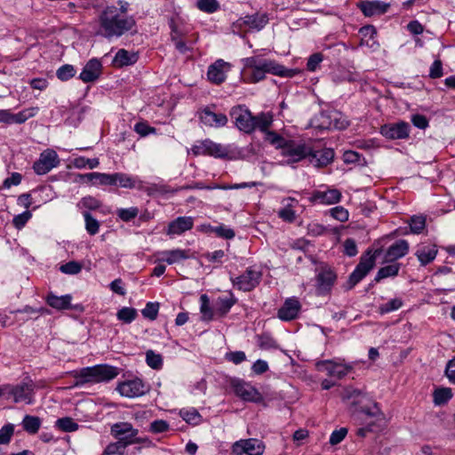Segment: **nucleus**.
Masks as SVG:
<instances>
[{
	"mask_svg": "<svg viewBox=\"0 0 455 455\" xmlns=\"http://www.w3.org/2000/svg\"><path fill=\"white\" fill-rule=\"evenodd\" d=\"M130 4L125 0H117L116 4L103 6L96 17V36L114 42L123 37L137 34V21L129 14Z\"/></svg>",
	"mask_w": 455,
	"mask_h": 455,
	"instance_id": "f257e3e1",
	"label": "nucleus"
},
{
	"mask_svg": "<svg viewBox=\"0 0 455 455\" xmlns=\"http://www.w3.org/2000/svg\"><path fill=\"white\" fill-rule=\"evenodd\" d=\"M342 399L349 403L355 419L366 421L365 427L357 429V435L365 436L367 433L373 431L377 421L383 419V413L379 404L360 390L347 387L343 391Z\"/></svg>",
	"mask_w": 455,
	"mask_h": 455,
	"instance_id": "f03ea898",
	"label": "nucleus"
},
{
	"mask_svg": "<svg viewBox=\"0 0 455 455\" xmlns=\"http://www.w3.org/2000/svg\"><path fill=\"white\" fill-rule=\"evenodd\" d=\"M229 116L235 126L245 134H252L256 131L265 132L272 126L274 116L271 112H259L254 116L245 105H237L230 108Z\"/></svg>",
	"mask_w": 455,
	"mask_h": 455,
	"instance_id": "7ed1b4c3",
	"label": "nucleus"
},
{
	"mask_svg": "<svg viewBox=\"0 0 455 455\" xmlns=\"http://www.w3.org/2000/svg\"><path fill=\"white\" fill-rule=\"evenodd\" d=\"M119 374L118 368L108 364H98L92 367L82 368L75 378L77 385L85 383L108 382Z\"/></svg>",
	"mask_w": 455,
	"mask_h": 455,
	"instance_id": "20e7f679",
	"label": "nucleus"
},
{
	"mask_svg": "<svg viewBox=\"0 0 455 455\" xmlns=\"http://www.w3.org/2000/svg\"><path fill=\"white\" fill-rule=\"evenodd\" d=\"M380 250L377 249L372 251L367 249L361 256L359 263L356 265L354 271L349 275L347 289H353L358 283H360L376 264V259L380 254Z\"/></svg>",
	"mask_w": 455,
	"mask_h": 455,
	"instance_id": "39448f33",
	"label": "nucleus"
},
{
	"mask_svg": "<svg viewBox=\"0 0 455 455\" xmlns=\"http://www.w3.org/2000/svg\"><path fill=\"white\" fill-rule=\"evenodd\" d=\"M244 67L251 70L257 68H270L269 74L279 76L282 77H292L296 74V70L289 69L278 64L272 60L259 58V56L248 57L243 60Z\"/></svg>",
	"mask_w": 455,
	"mask_h": 455,
	"instance_id": "423d86ee",
	"label": "nucleus"
},
{
	"mask_svg": "<svg viewBox=\"0 0 455 455\" xmlns=\"http://www.w3.org/2000/svg\"><path fill=\"white\" fill-rule=\"evenodd\" d=\"M315 275V291L318 296L329 294L336 282L337 275L333 269L323 265L316 269Z\"/></svg>",
	"mask_w": 455,
	"mask_h": 455,
	"instance_id": "0eeeda50",
	"label": "nucleus"
},
{
	"mask_svg": "<svg viewBox=\"0 0 455 455\" xmlns=\"http://www.w3.org/2000/svg\"><path fill=\"white\" fill-rule=\"evenodd\" d=\"M312 154V148L305 143L288 140L281 150V155L286 158L288 164L298 163Z\"/></svg>",
	"mask_w": 455,
	"mask_h": 455,
	"instance_id": "6e6552de",
	"label": "nucleus"
},
{
	"mask_svg": "<svg viewBox=\"0 0 455 455\" xmlns=\"http://www.w3.org/2000/svg\"><path fill=\"white\" fill-rule=\"evenodd\" d=\"M189 152L195 156H210L216 158H224L228 155V151L224 146L209 139L197 141L196 144L192 146Z\"/></svg>",
	"mask_w": 455,
	"mask_h": 455,
	"instance_id": "1a4fd4ad",
	"label": "nucleus"
},
{
	"mask_svg": "<svg viewBox=\"0 0 455 455\" xmlns=\"http://www.w3.org/2000/svg\"><path fill=\"white\" fill-rule=\"evenodd\" d=\"M230 385L235 395L244 402L259 403L263 401L262 395L249 382L240 379H233Z\"/></svg>",
	"mask_w": 455,
	"mask_h": 455,
	"instance_id": "9d476101",
	"label": "nucleus"
},
{
	"mask_svg": "<svg viewBox=\"0 0 455 455\" xmlns=\"http://www.w3.org/2000/svg\"><path fill=\"white\" fill-rule=\"evenodd\" d=\"M5 393L13 398L15 403H25L31 404L33 403V395L35 385L31 379L23 381L15 386H4Z\"/></svg>",
	"mask_w": 455,
	"mask_h": 455,
	"instance_id": "9b49d317",
	"label": "nucleus"
},
{
	"mask_svg": "<svg viewBox=\"0 0 455 455\" xmlns=\"http://www.w3.org/2000/svg\"><path fill=\"white\" fill-rule=\"evenodd\" d=\"M266 445L257 438L240 439L232 445L234 455H263Z\"/></svg>",
	"mask_w": 455,
	"mask_h": 455,
	"instance_id": "f8f14e48",
	"label": "nucleus"
},
{
	"mask_svg": "<svg viewBox=\"0 0 455 455\" xmlns=\"http://www.w3.org/2000/svg\"><path fill=\"white\" fill-rule=\"evenodd\" d=\"M110 435L128 447L134 444V438L139 435V429L133 427L128 421H119L111 426Z\"/></svg>",
	"mask_w": 455,
	"mask_h": 455,
	"instance_id": "ddd939ff",
	"label": "nucleus"
},
{
	"mask_svg": "<svg viewBox=\"0 0 455 455\" xmlns=\"http://www.w3.org/2000/svg\"><path fill=\"white\" fill-rule=\"evenodd\" d=\"M60 164L58 154L53 149L44 150L34 163L33 170L37 175H44L57 167Z\"/></svg>",
	"mask_w": 455,
	"mask_h": 455,
	"instance_id": "4468645a",
	"label": "nucleus"
},
{
	"mask_svg": "<svg viewBox=\"0 0 455 455\" xmlns=\"http://www.w3.org/2000/svg\"><path fill=\"white\" fill-rule=\"evenodd\" d=\"M261 276V272L248 267L242 275L232 279V283L240 291H251L259 285Z\"/></svg>",
	"mask_w": 455,
	"mask_h": 455,
	"instance_id": "2eb2a0df",
	"label": "nucleus"
},
{
	"mask_svg": "<svg viewBox=\"0 0 455 455\" xmlns=\"http://www.w3.org/2000/svg\"><path fill=\"white\" fill-rule=\"evenodd\" d=\"M116 390L122 396L134 398L145 395L148 391V387L142 379L135 378L119 383Z\"/></svg>",
	"mask_w": 455,
	"mask_h": 455,
	"instance_id": "dca6fc26",
	"label": "nucleus"
},
{
	"mask_svg": "<svg viewBox=\"0 0 455 455\" xmlns=\"http://www.w3.org/2000/svg\"><path fill=\"white\" fill-rule=\"evenodd\" d=\"M315 365L319 371H324L329 377H334L338 379L345 377L351 370L350 366L336 363L333 360L319 361Z\"/></svg>",
	"mask_w": 455,
	"mask_h": 455,
	"instance_id": "f3484780",
	"label": "nucleus"
},
{
	"mask_svg": "<svg viewBox=\"0 0 455 455\" xmlns=\"http://www.w3.org/2000/svg\"><path fill=\"white\" fill-rule=\"evenodd\" d=\"M380 133L389 140L406 139L410 134V125L406 122L384 124L380 127Z\"/></svg>",
	"mask_w": 455,
	"mask_h": 455,
	"instance_id": "a211bd4d",
	"label": "nucleus"
},
{
	"mask_svg": "<svg viewBox=\"0 0 455 455\" xmlns=\"http://www.w3.org/2000/svg\"><path fill=\"white\" fill-rule=\"evenodd\" d=\"M341 193L339 189L336 188H328L327 190H315L311 196L309 197V201L313 204H334L340 201Z\"/></svg>",
	"mask_w": 455,
	"mask_h": 455,
	"instance_id": "6ab92c4d",
	"label": "nucleus"
},
{
	"mask_svg": "<svg viewBox=\"0 0 455 455\" xmlns=\"http://www.w3.org/2000/svg\"><path fill=\"white\" fill-rule=\"evenodd\" d=\"M200 121L206 126L220 128L228 124V116L223 113H215L209 107L199 112Z\"/></svg>",
	"mask_w": 455,
	"mask_h": 455,
	"instance_id": "aec40b11",
	"label": "nucleus"
},
{
	"mask_svg": "<svg viewBox=\"0 0 455 455\" xmlns=\"http://www.w3.org/2000/svg\"><path fill=\"white\" fill-rule=\"evenodd\" d=\"M230 69V64L220 59L210 65L207 71L208 79L215 84H220L226 80V74Z\"/></svg>",
	"mask_w": 455,
	"mask_h": 455,
	"instance_id": "412c9836",
	"label": "nucleus"
},
{
	"mask_svg": "<svg viewBox=\"0 0 455 455\" xmlns=\"http://www.w3.org/2000/svg\"><path fill=\"white\" fill-rule=\"evenodd\" d=\"M301 308L299 300L295 298L287 299L283 305L278 309L277 316L283 321H291L298 317Z\"/></svg>",
	"mask_w": 455,
	"mask_h": 455,
	"instance_id": "4be33fe9",
	"label": "nucleus"
},
{
	"mask_svg": "<svg viewBox=\"0 0 455 455\" xmlns=\"http://www.w3.org/2000/svg\"><path fill=\"white\" fill-rule=\"evenodd\" d=\"M102 71V64L97 58H92L86 62L82 72L79 75V79L84 83H91L96 81Z\"/></svg>",
	"mask_w": 455,
	"mask_h": 455,
	"instance_id": "5701e85b",
	"label": "nucleus"
},
{
	"mask_svg": "<svg viewBox=\"0 0 455 455\" xmlns=\"http://www.w3.org/2000/svg\"><path fill=\"white\" fill-rule=\"evenodd\" d=\"M408 252L409 243L403 239L397 240L387 249L384 255V261L395 263L397 259L404 257Z\"/></svg>",
	"mask_w": 455,
	"mask_h": 455,
	"instance_id": "b1692460",
	"label": "nucleus"
},
{
	"mask_svg": "<svg viewBox=\"0 0 455 455\" xmlns=\"http://www.w3.org/2000/svg\"><path fill=\"white\" fill-rule=\"evenodd\" d=\"M321 118L323 119L322 123L318 125L321 129H338L343 130L347 126V122L345 120H341L340 114L336 111H331L329 113H321Z\"/></svg>",
	"mask_w": 455,
	"mask_h": 455,
	"instance_id": "393cba45",
	"label": "nucleus"
},
{
	"mask_svg": "<svg viewBox=\"0 0 455 455\" xmlns=\"http://www.w3.org/2000/svg\"><path fill=\"white\" fill-rule=\"evenodd\" d=\"M156 255L157 256L156 262H166L169 265L179 263L189 258L188 251L182 249L162 251L156 252Z\"/></svg>",
	"mask_w": 455,
	"mask_h": 455,
	"instance_id": "a878e982",
	"label": "nucleus"
},
{
	"mask_svg": "<svg viewBox=\"0 0 455 455\" xmlns=\"http://www.w3.org/2000/svg\"><path fill=\"white\" fill-rule=\"evenodd\" d=\"M366 17L381 15L387 12L389 4L381 1H363L357 4Z\"/></svg>",
	"mask_w": 455,
	"mask_h": 455,
	"instance_id": "bb28decb",
	"label": "nucleus"
},
{
	"mask_svg": "<svg viewBox=\"0 0 455 455\" xmlns=\"http://www.w3.org/2000/svg\"><path fill=\"white\" fill-rule=\"evenodd\" d=\"M268 20L269 18L267 13L256 12L251 15H245L238 21L248 27L250 29L259 31L268 23Z\"/></svg>",
	"mask_w": 455,
	"mask_h": 455,
	"instance_id": "cd10ccee",
	"label": "nucleus"
},
{
	"mask_svg": "<svg viewBox=\"0 0 455 455\" xmlns=\"http://www.w3.org/2000/svg\"><path fill=\"white\" fill-rule=\"evenodd\" d=\"M194 226V220L192 217H178L171 221L168 225L167 234L181 235L182 233L190 230Z\"/></svg>",
	"mask_w": 455,
	"mask_h": 455,
	"instance_id": "c85d7f7f",
	"label": "nucleus"
},
{
	"mask_svg": "<svg viewBox=\"0 0 455 455\" xmlns=\"http://www.w3.org/2000/svg\"><path fill=\"white\" fill-rule=\"evenodd\" d=\"M334 151L331 148H323L322 150L314 151L308 156L312 164L316 167H324L330 164L334 159Z\"/></svg>",
	"mask_w": 455,
	"mask_h": 455,
	"instance_id": "c756f323",
	"label": "nucleus"
},
{
	"mask_svg": "<svg viewBox=\"0 0 455 455\" xmlns=\"http://www.w3.org/2000/svg\"><path fill=\"white\" fill-rule=\"evenodd\" d=\"M236 302L237 299L232 292H229L228 296L217 298L214 302L216 316L220 318L226 316Z\"/></svg>",
	"mask_w": 455,
	"mask_h": 455,
	"instance_id": "7c9ffc66",
	"label": "nucleus"
},
{
	"mask_svg": "<svg viewBox=\"0 0 455 455\" xmlns=\"http://www.w3.org/2000/svg\"><path fill=\"white\" fill-rule=\"evenodd\" d=\"M138 188L144 190L149 196L175 194L179 190L172 188L169 185L164 183H152L147 187H144L142 181L140 180L138 181Z\"/></svg>",
	"mask_w": 455,
	"mask_h": 455,
	"instance_id": "2f4dec72",
	"label": "nucleus"
},
{
	"mask_svg": "<svg viewBox=\"0 0 455 455\" xmlns=\"http://www.w3.org/2000/svg\"><path fill=\"white\" fill-rule=\"evenodd\" d=\"M138 60V54L135 52H130L125 49H120L116 53L113 65L115 67L122 68L124 66H130L136 63Z\"/></svg>",
	"mask_w": 455,
	"mask_h": 455,
	"instance_id": "473e14b6",
	"label": "nucleus"
},
{
	"mask_svg": "<svg viewBox=\"0 0 455 455\" xmlns=\"http://www.w3.org/2000/svg\"><path fill=\"white\" fill-rule=\"evenodd\" d=\"M72 297L69 294L63 296H56L53 293L48 294L46 297L47 304L58 310H64L71 308Z\"/></svg>",
	"mask_w": 455,
	"mask_h": 455,
	"instance_id": "72a5a7b5",
	"label": "nucleus"
},
{
	"mask_svg": "<svg viewBox=\"0 0 455 455\" xmlns=\"http://www.w3.org/2000/svg\"><path fill=\"white\" fill-rule=\"evenodd\" d=\"M437 252L436 245H429L418 249L415 255L421 266H427L435 259Z\"/></svg>",
	"mask_w": 455,
	"mask_h": 455,
	"instance_id": "f704fd0d",
	"label": "nucleus"
},
{
	"mask_svg": "<svg viewBox=\"0 0 455 455\" xmlns=\"http://www.w3.org/2000/svg\"><path fill=\"white\" fill-rule=\"evenodd\" d=\"M400 268L401 263L398 262H392L390 265L382 267L378 270L373 281L379 283L382 279L395 277L398 275Z\"/></svg>",
	"mask_w": 455,
	"mask_h": 455,
	"instance_id": "c9c22d12",
	"label": "nucleus"
},
{
	"mask_svg": "<svg viewBox=\"0 0 455 455\" xmlns=\"http://www.w3.org/2000/svg\"><path fill=\"white\" fill-rule=\"evenodd\" d=\"M21 425L23 430L26 431L28 434L36 435L42 425V420L37 416L27 414L24 416L21 421Z\"/></svg>",
	"mask_w": 455,
	"mask_h": 455,
	"instance_id": "e433bc0d",
	"label": "nucleus"
},
{
	"mask_svg": "<svg viewBox=\"0 0 455 455\" xmlns=\"http://www.w3.org/2000/svg\"><path fill=\"white\" fill-rule=\"evenodd\" d=\"M200 313L202 314V320L204 322L213 320L216 315L215 307L212 308L211 307L210 299L207 294L200 296Z\"/></svg>",
	"mask_w": 455,
	"mask_h": 455,
	"instance_id": "4c0bfd02",
	"label": "nucleus"
},
{
	"mask_svg": "<svg viewBox=\"0 0 455 455\" xmlns=\"http://www.w3.org/2000/svg\"><path fill=\"white\" fill-rule=\"evenodd\" d=\"M270 127L271 126H267L265 132H261L265 135L264 140L272 146L275 147V148H279L282 150L288 140L284 139L277 132L270 131Z\"/></svg>",
	"mask_w": 455,
	"mask_h": 455,
	"instance_id": "58836bf2",
	"label": "nucleus"
},
{
	"mask_svg": "<svg viewBox=\"0 0 455 455\" xmlns=\"http://www.w3.org/2000/svg\"><path fill=\"white\" fill-rule=\"evenodd\" d=\"M88 180H96L100 185L115 186V173L91 172L84 175Z\"/></svg>",
	"mask_w": 455,
	"mask_h": 455,
	"instance_id": "ea45409f",
	"label": "nucleus"
},
{
	"mask_svg": "<svg viewBox=\"0 0 455 455\" xmlns=\"http://www.w3.org/2000/svg\"><path fill=\"white\" fill-rule=\"evenodd\" d=\"M115 186L124 188H138V182L133 177L126 173L115 172Z\"/></svg>",
	"mask_w": 455,
	"mask_h": 455,
	"instance_id": "a19ab883",
	"label": "nucleus"
},
{
	"mask_svg": "<svg viewBox=\"0 0 455 455\" xmlns=\"http://www.w3.org/2000/svg\"><path fill=\"white\" fill-rule=\"evenodd\" d=\"M427 219L424 215H413L408 220L411 234H421L426 228Z\"/></svg>",
	"mask_w": 455,
	"mask_h": 455,
	"instance_id": "79ce46f5",
	"label": "nucleus"
},
{
	"mask_svg": "<svg viewBox=\"0 0 455 455\" xmlns=\"http://www.w3.org/2000/svg\"><path fill=\"white\" fill-rule=\"evenodd\" d=\"M137 310L129 307H124L116 313L117 319L124 323H131L137 318Z\"/></svg>",
	"mask_w": 455,
	"mask_h": 455,
	"instance_id": "37998d69",
	"label": "nucleus"
},
{
	"mask_svg": "<svg viewBox=\"0 0 455 455\" xmlns=\"http://www.w3.org/2000/svg\"><path fill=\"white\" fill-rule=\"evenodd\" d=\"M180 415L187 423L190 425H198L202 419V416L195 408L180 410Z\"/></svg>",
	"mask_w": 455,
	"mask_h": 455,
	"instance_id": "c03bdc74",
	"label": "nucleus"
},
{
	"mask_svg": "<svg viewBox=\"0 0 455 455\" xmlns=\"http://www.w3.org/2000/svg\"><path fill=\"white\" fill-rule=\"evenodd\" d=\"M451 397V389L449 387L437 388L433 394L434 403L436 405L446 403Z\"/></svg>",
	"mask_w": 455,
	"mask_h": 455,
	"instance_id": "a18cd8bd",
	"label": "nucleus"
},
{
	"mask_svg": "<svg viewBox=\"0 0 455 455\" xmlns=\"http://www.w3.org/2000/svg\"><path fill=\"white\" fill-rule=\"evenodd\" d=\"M127 446L119 440L108 443L104 449L102 455H124Z\"/></svg>",
	"mask_w": 455,
	"mask_h": 455,
	"instance_id": "49530a36",
	"label": "nucleus"
},
{
	"mask_svg": "<svg viewBox=\"0 0 455 455\" xmlns=\"http://www.w3.org/2000/svg\"><path fill=\"white\" fill-rule=\"evenodd\" d=\"M83 216L87 233L91 235H96L100 229V222L89 212H84Z\"/></svg>",
	"mask_w": 455,
	"mask_h": 455,
	"instance_id": "de8ad7c7",
	"label": "nucleus"
},
{
	"mask_svg": "<svg viewBox=\"0 0 455 455\" xmlns=\"http://www.w3.org/2000/svg\"><path fill=\"white\" fill-rule=\"evenodd\" d=\"M15 426L12 423L4 424L0 428V445H8L14 435Z\"/></svg>",
	"mask_w": 455,
	"mask_h": 455,
	"instance_id": "09e8293b",
	"label": "nucleus"
},
{
	"mask_svg": "<svg viewBox=\"0 0 455 455\" xmlns=\"http://www.w3.org/2000/svg\"><path fill=\"white\" fill-rule=\"evenodd\" d=\"M73 164L77 169H84L88 167L89 169L97 168L100 164L98 158H86L84 156L76 157L73 161Z\"/></svg>",
	"mask_w": 455,
	"mask_h": 455,
	"instance_id": "8fccbe9b",
	"label": "nucleus"
},
{
	"mask_svg": "<svg viewBox=\"0 0 455 455\" xmlns=\"http://www.w3.org/2000/svg\"><path fill=\"white\" fill-rule=\"evenodd\" d=\"M39 111L38 107H31L25 109H22L17 114H14V122L15 124H23L28 119L34 117Z\"/></svg>",
	"mask_w": 455,
	"mask_h": 455,
	"instance_id": "3c124183",
	"label": "nucleus"
},
{
	"mask_svg": "<svg viewBox=\"0 0 455 455\" xmlns=\"http://www.w3.org/2000/svg\"><path fill=\"white\" fill-rule=\"evenodd\" d=\"M146 363L150 368L159 370L163 366V357L153 350H148L146 352Z\"/></svg>",
	"mask_w": 455,
	"mask_h": 455,
	"instance_id": "603ef678",
	"label": "nucleus"
},
{
	"mask_svg": "<svg viewBox=\"0 0 455 455\" xmlns=\"http://www.w3.org/2000/svg\"><path fill=\"white\" fill-rule=\"evenodd\" d=\"M196 7L206 13H213L220 8L217 0H198L196 2Z\"/></svg>",
	"mask_w": 455,
	"mask_h": 455,
	"instance_id": "864d4df0",
	"label": "nucleus"
},
{
	"mask_svg": "<svg viewBox=\"0 0 455 455\" xmlns=\"http://www.w3.org/2000/svg\"><path fill=\"white\" fill-rule=\"evenodd\" d=\"M139 214L137 207L119 208L116 210V216L124 222L134 220Z\"/></svg>",
	"mask_w": 455,
	"mask_h": 455,
	"instance_id": "5fc2aeb1",
	"label": "nucleus"
},
{
	"mask_svg": "<svg viewBox=\"0 0 455 455\" xmlns=\"http://www.w3.org/2000/svg\"><path fill=\"white\" fill-rule=\"evenodd\" d=\"M258 346L263 350H270L277 347L276 341L267 333L257 337Z\"/></svg>",
	"mask_w": 455,
	"mask_h": 455,
	"instance_id": "6e6d98bb",
	"label": "nucleus"
},
{
	"mask_svg": "<svg viewBox=\"0 0 455 455\" xmlns=\"http://www.w3.org/2000/svg\"><path fill=\"white\" fill-rule=\"evenodd\" d=\"M56 427L64 432H74L78 429L79 425L73 419L65 417L57 419Z\"/></svg>",
	"mask_w": 455,
	"mask_h": 455,
	"instance_id": "4d7b16f0",
	"label": "nucleus"
},
{
	"mask_svg": "<svg viewBox=\"0 0 455 455\" xmlns=\"http://www.w3.org/2000/svg\"><path fill=\"white\" fill-rule=\"evenodd\" d=\"M76 75V69L73 65L65 64L60 67L56 71V76L60 81H68L74 77Z\"/></svg>",
	"mask_w": 455,
	"mask_h": 455,
	"instance_id": "13d9d810",
	"label": "nucleus"
},
{
	"mask_svg": "<svg viewBox=\"0 0 455 455\" xmlns=\"http://www.w3.org/2000/svg\"><path fill=\"white\" fill-rule=\"evenodd\" d=\"M159 311L158 302H148L146 307L141 310L142 315L151 321L156 319Z\"/></svg>",
	"mask_w": 455,
	"mask_h": 455,
	"instance_id": "bf43d9fd",
	"label": "nucleus"
},
{
	"mask_svg": "<svg viewBox=\"0 0 455 455\" xmlns=\"http://www.w3.org/2000/svg\"><path fill=\"white\" fill-rule=\"evenodd\" d=\"M403 300L399 298L391 299L385 304L379 307V311L382 314H387L395 310H398L403 306Z\"/></svg>",
	"mask_w": 455,
	"mask_h": 455,
	"instance_id": "052dcab7",
	"label": "nucleus"
},
{
	"mask_svg": "<svg viewBox=\"0 0 455 455\" xmlns=\"http://www.w3.org/2000/svg\"><path fill=\"white\" fill-rule=\"evenodd\" d=\"M212 231L216 234L217 236L224 238V239H228V240L233 239L235 235V233L232 228L227 227L223 224L214 227L212 228Z\"/></svg>",
	"mask_w": 455,
	"mask_h": 455,
	"instance_id": "680f3d73",
	"label": "nucleus"
},
{
	"mask_svg": "<svg viewBox=\"0 0 455 455\" xmlns=\"http://www.w3.org/2000/svg\"><path fill=\"white\" fill-rule=\"evenodd\" d=\"M323 60V55L321 52H315L309 56L307 62V69L315 72Z\"/></svg>",
	"mask_w": 455,
	"mask_h": 455,
	"instance_id": "e2e57ef3",
	"label": "nucleus"
},
{
	"mask_svg": "<svg viewBox=\"0 0 455 455\" xmlns=\"http://www.w3.org/2000/svg\"><path fill=\"white\" fill-rule=\"evenodd\" d=\"M170 429V425L166 420L156 419L150 423L149 431L153 434H161L167 432Z\"/></svg>",
	"mask_w": 455,
	"mask_h": 455,
	"instance_id": "0e129e2a",
	"label": "nucleus"
},
{
	"mask_svg": "<svg viewBox=\"0 0 455 455\" xmlns=\"http://www.w3.org/2000/svg\"><path fill=\"white\" fill-rule=\"evenodd\" d=\"M360 79V75L357 72L350 70H341L339 76H335L334 81L337 82H356Z\"/></svg>",
	"mask_w": 455,
	"mask_h": 455,
	"instance_id": "69168bd1",
	"label": "nucleus"
},
{
	"mask_svg": "<svg viewBox=\"0 0 455 455\" xmlns=\"http://www.w3.org/2000/svg\"><path fill=\"white\" fill-rule=\"evenodd\" d=\"M31 217L32 213L29 211H25L22 213L14 216L12 224L17 229H21L25 227Z\"/></svg>",
	"mask_w": 455,
	"mask_h": 455,
	"instance_id": "338daca9",
	"label": "nucleus"
},
{
	"mask_svg": "<svg viewBox=\"0 0 455 455\" xmlns=\"http://www.w3.org/2000/svg\"><path fill=\"white\" fill-rule=\"evenodd\" d=\"M60 270L67 275H76L82 270V265L73 260L61 265Z\"/></svg>",
	"mask_w": 455,
	"mask_h": 455,
	"instance_id": "774afa93",
	"label": "nucleus"
}]
</instances>
